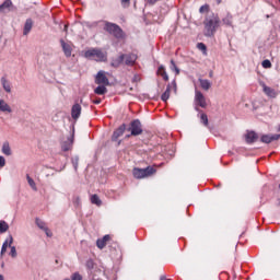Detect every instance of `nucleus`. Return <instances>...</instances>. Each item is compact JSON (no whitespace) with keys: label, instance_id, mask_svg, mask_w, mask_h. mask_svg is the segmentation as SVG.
Segmentation results:
<instances>
[{"label":"nucleus","instance_id":"obj_1","mask_svg":"<svg viewBox=\"0 0 280 280\" xmlns=\"http://www.w3.org/2000/svg\"><path fill=\"white\" fill-rule=\"evenodd\" d=\"M205 36H213L215 34V30H218V25H220V18L213 13H208L205 20Z\"/></svg>","mask_w":280,"mask_h":280},{"label":"nucleus","instance_id":"obj_2","mask_svg":"<svg viewBox=\"0 0 280 280\" xmlns=\"http://www.w3.org/2000/svg\"><path fill=\"white\" fill-rule=\"evenodd\" d=\"M85 58L95 60L96 62H106L108 60V54L100 48H90L84 52Z\"/></svg>","mask_w":280,"mask_h":280},{"label":"nucleus","instance_id":"obj_3","mask_svg":"<svg viewBox=\"0 0 280 280\" xmlns=\"http://www.w3.org/2000/svg\"><path fill=\"white\" fill-rule=\"evenodd\" d=\"M132 174L136 178H150L151 176H154L156 174V168L153 166H148L147 168H133Z\"/></svg>","mask_w":280,"mask_h":280},{"label":"nucleus","instance_id":"obj_4","mask_svg":"<svg viewBox=\"0 0 280 280\" xmlns=\"http://www.w3.org/2000/svg\"><path fill=\"white\" fill-rule=\"evenodd\" d=\"M105 32H108L112 36H115V38H124V31L119 25L115 23L105 22L104 26Z\"/></svg>","mask_w":280,"mask_h":280},{"label":"nucleus","instance_id":"obj_5","mask_svg":"<svg viewBox=\"0 0 280 280\" xmlns=\"http://www.w3.org/2000/svg\"><path fill=\"white\" fill-rule=\"evenodd\" d=\"M129 130H131L132 137H138V135H142L143 128L141 127V121L139 119L133 120Z\"/></svg>","mask_w":280,"mask_h":280},{"label":"nucleus","instance_id":"obj_6","mask_svg":"<svg viewBox=\"0 0 280 280\" xmlns=\"http://www.w3.org/2000/svg\"><path fill=\"white\" fill-rule=\"evenodd\" d=\"M195 104L201 108L207 106V98H205V94L198 90L195 92Z\"/></svg>","mask_w":280,"mask_h":280},{"label":"nucleus","instance_id":"obj_7","mask_svg":"<svg viewBox=\"0 0 280 280\" xmlns=\"http://www.w3.org/2000/svg\"><path fill=\"white\" fill-rule=\"evenodd\" d=\"M95 82L97 84H102L103 86H108V84H110V82L108 81V77H106L105 71H98L95 78Z\"/></svg>","mask_w":280,"mask_h":280},{"label":"nucleus","instance_id":"obj_8","mask_svg":"<svg viewBox=\"0 0 280 280\" xmlns=\"http://www.w3.org/2000/svg\"><path fill=\"white\" fill-rule=\"evenodd\" d=\"M280 139V135L279 133H276V135H262L260 137V141L261 143H272V141H279Z\"/></svg>","mask_w":280,"mask_h":280},{"label":"nucleus","instance_id":"obj_9","mask_svg":"<svg viewBox=\"0 0 280 280\" xmlns=\"http://www.w3.org/2000/svg\"><path fill=\"white\" fill-rule=\"evenodd\" d=\"M260 86L262 88V91L267 97H277L278 93L275 91V89L266 85V83H260Z\"/></svg>","mask_w":280,"mask_h":280},{"label":"nucleus","instance_id":"obj_10","mask_svg":"<svg viewBox=\"0 0 280 280\" xmlns=\"http://www.w3.org/2000/svg\"><path fill=\"white\" fill-rule=\"evenodd\" d=\"M122 56H124V62L128 67H132V65H135V62H137V55H135V54H126Z\"/></svg>","mask_w":280,"mask_h":280},{"label":"nucleus","instance_id":"obj_11","mask_svg":"<svg viewBox=\"0 0 280 280\" xmlns=\"http://www.w3.org/2000/svg\"><path fill=\"white\" fill-rule=\"evenodd\" d=\"M0 113H5L7 115L12 113V107L3 98H0Z\"/></svg>","mask_w":280,"mask_h":280},{"label":"nucleus","instance_id":"obj_12","mask_svg":"<svg viewBox=\"0 0 280 280\" xmlns=\"http://www.w3.org/2000/svg\"><path fill=\"white\" fill-rule=\"evenodd\" d=\"M33 27H34V21L32 19H27L24 24L23 36H27V34L32 32Z\"/></svg>","mask_w":280,"mask_h":280},{"label":"nucleus","instance_id":"obj_13","mask_svg":"<svg viewBox=\"0 0 280 280\" xmlns=\"http://www.w3.org/2000/svg\"><path fill=\"white\" fill-rule=\"evenodd\" d=\"M81 113H82V106H80V104H74L71 110L72 119H80Z\"/></svg>","mask_w":280,"mask_h":280},{"label":"nucleus","instance_id":"obj_14","mask_svg":"<svg viewBox=\"0 0 280 280\" xmlns=\"http://www.w3.org/2000/svg\"><path fill=\"white\" fill-rule=\"evenodd\" d=\"M108 242H110V235H105L103 238H98L96 241V246L102 250V248L106 247V244H108Z\"/></svg>","mask_w":280,"mask_h":280},{"label":"nucleus","instance_id":"obj_15","mask_svg":"<svg viewBox=\"0 0 280 280\" xmlns=\"http://www.w3.org/2000/svg\"><path fill=\"white\" fill-rule=\"evenodd\" d=\"M124 132H126V125H121L116 131H114L112 141H117V139L121 137Z\"/></svg>","mask_w":280,"mask_h":280},{"label":"nucleus","instance_id":"obj_16","mask_svg":"<svg viewBox=\"0 0 280 280\" xmlns=\"http://www.w3.org/2000/svg\"><path fill=\"white\" fill-rule=\"evenodd\" d=\"M60 45L62 47L65 56H67V58H69L71 56V51H72L71 45L67 44L65 42V39H60Z\"/></svg>","mask_w":280,"mask_h":280},{"label":"nucleus","instance_id":"obj_17","mask_svg":"<svg viewBox=\"0 0 280 280\" xmlns=\"http://www.w3.org/2000/svg\"><path fill=\"white\" fill-rule=\"evenodd\" d=\"M257 139H258V136L256 135L255 131H247L245 135L246 143H255Z\"/></svg>","mask_w":280,"mask_h":280},{"label":"nucleus","instance_id":"obj_18","mask_svg":"<svg viewBox=\"0 0 280 280\" xmlns=\"http://www.w3.org/2000/svg\"><path fill=\"white\" fill-rule=\"evenodd\" d=\"M12 244H14V237H12V235H9V248H11L10 255L13 259H15L16 257V247L12 246Z\"/></svg>","mask_w":280,"mask_h":280},{"label":"nucleus","instance_id":"obj_19","mask_svg":"<svg viewBox=\"0 0 280 280\" xmlns=\"http://www.w3.org/2000/svg\"><path fill=\"white\" fill-rule=\"evenodd\" d=\"M1 84L5 93H12V86L10 85V81L5 78H1Z\"/></svg>","mask_w":280,"mask_h":280},{"label":"nucleus","instance_id":"obj_20","mask_svg":"<svg viewBox=\"0 0 280 280\" xmlns=\"http://www.w3.org/2000/svg\"><path fill=\"white\" fill-rule=\"evenodd\" d=\"M72 145H73V137H71L67 141H65L61 144V148H62L63 152H69V150L72 148Z\"/></svg>","mask_w":280,"mask_h":280},{"label":"nucleus","instance_id":"obj_21","mask_svg":"<svg viewBox=\"0 0 280 280\" xmlns=\"http://www.w3.org/2000/svg\"><path fill=\"white\" fill-rule=\"evenodd\" d=\"M200 86L203 91L211 89V81L207 79H199Z\"/></svg>","mask_w":280,"mask_h":280},{"label":"nucleus","instance_id":"obj_22","mask_svg":"<svg viewBox=\"0 0 280 280\" xmlns=\"http://www.w3.org/2000/svg\"><path fill=\"white\" fill-rule=\"evenodd\" d=\"M112 67H114L115 69H117V67H119L120 65H124V56L120 55L117 58L113 59L110 62Z\"/></svg>","mask_w":280,"mask_h":280},{"label":"nucleus","instance_id":"obj_23","mask_svg":"<svg viewBox=\"0 0 280 280\" xmlns=\"http://www.w3.org/2000/svg\"><path fill=\"white\" fill-rule=\"evenodd\" d=\"M2 152L5 154V156H12V149L10 148V142H3Z\"/></svg>","mask_w":280,"mask_h":280},{"label":"nucleus","instance_id":"obj_24","mask_svg":"<svg viewBox=\"0 0 280 280\" xmlns=\"http://www.w3.org/2000/svg\"><path fill=\"white\" fill-rule=\"evenodd\" d=\"M158 75L163 77V80H165L167 82V80H170V77L167 75V72L165 71V67L160 66L158 69Z\"/></svg>","mask_w":280,"mask_h":280},{"label":"nucleus","instance_id":"obj_25","mask_svg":"<svg viewBox=\"0 0 280 280\" xmlns=\"http://www.w3.org/2000/svg\"><path fill=\"white\" fill-rule=\"evenodd\" d=\"M108 90L106 89V85H100L94 90V93H96V95H105V93H107Z\"/></svg>","mask_w":280,"mask_h":280},{"label":"nucleus","instance_id":"obj_26","mask_svg":"<svg viewBox=\"0 0 280 280\" xmlns=\"http://www.w3.org/2000/svg\"><path fill=\"white\" fill-rule=\"evenodd\" d=\"M26 180L33 191H38V187H36V182H34V179L30 175H26Z\"/></svg>","mask_w":280,"mask_h":280},{"label":"nucleus","instance_id":"obj_27","mask_svg":"<svg viewBox=\"0 0 280 280\" xmlns=\"http://www.w3.org/2000/svg\"><path fill=\"white\" fill-rule=\"evenodd\" d=\"M90 200L92 205H96V207H102V199H100V196L92 195Z\"/></svg>","mask_w":280,"mask_h":280},{"label":"nucleus","instance_id":"obj_28","mask_svg":"<svg viewBox=\"0 0 280 280\" xmlns=\"http://www.w3.org/2000/svg\"><path fill=\"white\" fill-rule=\"evenodd\" d=\"M170 91H172V85H167L166 91L162 94V102H166L167 100H170Z\"/></svg>","mask_w":280,"mask_h":280},{"label":"nucleus","instance_id":"obj_29","mask_svg":"<svg viewBox=\"0 0 280 280\" xmlns=\"http://www.w3.org/2000/svg\"><path fill=\"white\" fill-rule=\"evenodd\" d=\"M10 5H12V1H11V0H5V1L0 5V12H4L5 10H8V8H10Z\"/></svg>","mask_w":280,"mask_h":280},{"label":"nucleus","instance_id":"obj_30","mask_svg":"<svg viewBox=\"0 0 280 280\" xmlns=\"http://www.w3.org/2000/svg\"><path fill=\"white\" fill-rule=\"evenodd\" d=\"M36 225L38 226V229H40L42 231H45L47 229V224L45 223V221L40 220V219H36Z\"/></svg>","mask_w":280,"mask_h":280},{"label":"nucleus","instance_id":"obj_31","mask_svg":"<svg viewBox=\"0 0 280 280\" xmlns=\"http://www.w3.org/2000/svg\"><path fill=\"white\" fill-rule=\"evenodd\" d=\"M10 229V225L5 221H0V233H5Z\"/></svg>","mask_w":280,"mask_h":280},{"label":"nucleus","instance_id":"obj_32","mask_svg":"<svg viewBox=\"0 0 280 280\" xmlns=\"http://www.w3.org/2000/svg\"><path fill=\"white\" fill-rule=\"evenodd\" d=\"M200 119L203 126H209V117L207 116V114H201Z\"/></svg>","mask_w":280,"mask_h":280},{"label":"nucleus","instance_id":"obj_33","mask_svg":"<svg viewBox=\"0 0 280 280\" xmlns=\"http://www.w3.org/2000/svg\"><path fill=\"white\" fill-rule=\"evenodd\" d=\"M171 69L172 71H175L176 75H178L180 73V69H178V67H176V62H174V60H171Z\"/></svg>","mask_w":280,"mask_h":280},{"label":"nucleus","instance_id":"obj_34","mask_svg":"<svg viewBox=\"0 0 280 280\" xmlns=\"http://www.w3.org/2000/svg\"><path fill=\"white\" fill-rule=\"evenodd\" d=\"M88 270H93L95 268V262L93 261V259H89L85 264Z\"/></svg>","mask_w":280,"mask_h":280},{"label":"nucleus","instance_id":"obj_35","mask_svg":"<svg viewBox=\"0 0 280 280\" xmlns=\"http://www.w3.org/2000/svg\"><path fill=\"white\" fill-rule=\"evenodd\" d=\"M223 23L225 25H233V16L228 15L226 18L223 19Z\"/></svg>","mask_w":280,"mask_h":280},{"label":"nucleus","instance_id":"obj_36","mask_svg":"<svg viewBox=\"0 0 280 280\" xmlns=\"http://www.w3.org/2000/svg\"><path fill=\"white\" fill-rule=\"evenodd\" d=\"M262 67H264V69H271L272 63L270 62V60L266 59L262 61Z\"/></svg>","mask_w":280,"mask_h":280},{"label":"nucleus","instance_id":"obj_37","mask_svg":"<svg viewBox=\"0 0 280 280\" xmlns=\"http://www.w3.org/2000/svg\"><path fill=\"white\" fill-rule=\"evenodd\" d=\"M198 49H200V51H203L205 54H207V45H205L203 43H199L197 44Z\"/></svg>","mask_w":280,"mask_h":280},{"label":"nucleus","instance_id":"obj_38","mask_svg":"<svg viewBox=\"0 0 280 280\" xmlns=\"http://www.w3.org/2000/svg\"><path fill=\"white\" fill-rule=\"evenodd\" d=\"M199 12L201 14H205V12H209V4H205V5L200 7Z\"/></svg>","mask_w":280,"mask_h":280},{"label":"nucleus","instance_id":"obj_39","mask_svg":"<svg viewBox=\"0 0 280 280\" xmlns=\"http://www.w3.org/2000/svg\"><path fill=\"white\" fill-rule=\"evenodd\" d=\"M71 280H82V276L79 272H75L71 276Z\"/></svg>","mask_w":280,"mask_h":280},{"label":"nucleus","instance_id":"obj_40","mask_svg":"<svg viewBox=\"0 0 280 280\" xmlns=\"http://www.w3.org/2000/svg\"><path fill=\"white\" fill-rule=\"evenodd\" d=\"M80 203H81L80 197H74L73 199L74 207H80Z\"/></svg>","mask_w":280,"mask_h":280},{"label":"nucleus","instance_id":"obj_41","mask_svg":"<svg viewBox=\"0 0 280 280\" xmlns=\"http://www.w3.org/2000/svg\"><path fill=\"white\" fill-rule=\"evenodd\" d=\"M121 5L128 8V5H130V0H121Z\"/></svg>","mask_w":280,"mask_h":280},{"label":"nucleus","instance_id":"obj_42","mask_svg":"<svg viewBox=\"0 0 280 280\" xmlns=\"http://www.w3.org/2000/svg\"><path fill=\"white\" fill-rule=\"evenodd\" d=\"M0 167H5V158L0 155Z\"/></svg>","mask_w":280,"mask_h":280},{"label":"nucleus","instance_id":"obj_43","mask_svg":"<svg viewBox=\"0 0 280 280\" xmlns=\"http://www.w3.org/2000/svg\"><path fill=\"white\" fill-rule=\"evenodd\" d=\"M78 161H79L78 158L72 159V165L74 170H78Z\"/></svg>","mask_w":280,"mask_h":280},{"label":"nucleus","instance_id":"obj_44","mask_svg":"<svg viewBox=\"0 0 280 280\" xmlns=\"http://www.w3.org/2000/svg\"><path fill=\"white\" fill-rule=\"evenodd\" d=\"M2 247H4V248L10 247V236L5 240V242L3 243Z\"/></svg>","mask_w":280,"mask_h":280},{"label":"nucleus","instance_id":"obj_45","mask_svg":"<svg viewBox=\"0 0 280 280\" xmlns=\"http://www.w3.org/2000/svg\"><path fill=\"white\" fill-rule=\"evenodd\" d=\"M44 231H45L47 237H51V236L54 235V234L51 233V231H49V228H46Z\"/></svg>","mask_w":280,"mask_h":280},{"label":"nucleus","instance_id":"obj_46","mask_svg":"<svg viewBox=\"0 0 280 280\" xmlns=\"http://www.w3.org/2000/svg\"><path fill=\"white\" fill-rule=\"evenodd\" d=\"M7 250H8V247L2 246L1 253H0L1 257H3V255H5Z\"/></svg>","mask_w":280,"mask_h":280},{"label":"nucleus","instance_id":"obj_47","mask_svg":"<svg viewBox=\"0 0 280 280\" xmlns=\"http://www.w3.org/2000/svg\"><path fill=\"white\" fill-rule=\"evenodd\" d=\"M156 1H159V0H147V2H148L150 5H154V3H156Z\"/></svg>","mask_w":280,"mask_h":280},{"label":"nucleus","instance_id":"obj_48","mask_svg":"<svg viewBox=\"0 0 280 280\" xmlns=\"http://www.w3.org/2000/svg\"><path fill=\"white\" fill-rule=\"evenodd\" d=\"M93 104H102V100L101 98H96L93 101Z\"/></svg>","mask_w":280,"mask_h":280},{"label":"nucleus","instance_id":"obj_49","mask_svg":"<svg viewBox=\"0 0 280 280\" xmlns=\"http://www.w3.org/2000/svg\"><path fill=\"white\" fill-rule=\"evenodd\" d=\"M173 86H174V90H175V93H176V81H173Z\"/></svg>","mask_w":280,"mask_h":280},{"label":"nucleus","instance_id":"obj_50","mask_svg":"<svg viewBox=\"0 0 280 280\" xmlns=\"http://www.w3.org/2000/svg\"><path fill=\"white\" fill-rule=\"evenodd\" d=\"M160 280H167L165 276H161Z\"/></svg>","mask_w":280,"mask_h":280},{"label":"nucleus","instance_id":"obj_51","mask_svg":"<svg viewBox=\"0 0 280 280\" xmlns=\"http://www.w3.org/2000/svg\"><path fill=\"white\" fill-rule=\"evenodd\" d=\"M67 30H69V25H65L63 31H66V32H67Z\"/></svg>","mask_w":280,"mask_h":280},{"label":"nucleus","instance_id":"obj_52","mask_svg":"<svg viewBox=\"0 0 280 280\" xmlns=\"http://www.w3.org/2000/svg\"><path fill=\"white\" fill-rule=\"evenodd\" d=\"M0 280H5V277H3V275H0Z\"/></svg>","mask_w":280,"mask_h":280},{"label":"nucleus","instance_id":"obj_53","mask_svg":"<svg viewBox=\"0 0 280 280\" xmlns=\"http://www.w3.org/2000/svg\"><path fill=\"white\" fill-rule=\"evenodd\" d=\"M210 78H213V72H210Z\"/></svg>","mask_w":280,"mask_h":280},{"label":"nucleus","instance_id":"obj_54","mask_svg":"<svg viewBox=\"0 0 280 280\" xmlns=\"http://www.w3.org/2000/svg\"><path fill=\"white\" fill-rule=\"evenodd\" d=\"M278 132H280V125H279V127H278Z\"/></svg>","mask_w":280,"mask_h":280},{"label":"nucleus","instance_id":"obj_55","mask_svg":"<svg viewBox=\"0 0 280 280\" xmlns=\"http://www.w3.org/2000/svg\"><path fill=\"white\" fill-rule=\"evenodd\" d=\"M222 2V0H218V3H221Z\"/></svg>","mask_w":280,"mask_h":280},{"label":"nucleus","instance_id":"obj_56","mask_svg":"<svg viewBox=\"0 0 280 280\" xmlns=\"http://www.w3.org/2000/svg\"><path fill=\"white\" fill-rule=\"evenodd\" d=\"M3 266H5V265L2 262L1 267L3 268Z\"/></svg>","mask_w":280,"mask_h":280},{"label":"nucleus","instance_id":"obj_57","mask_svg":"<svg viewBox=\"0 0 280 280\" xmlns=\"http://www.w3.org/2000/svg\"><path fill=\"white\" fill-rule=\"evenodd\" d=\"M80 102H81V104H82L83 100L81 98Z\"/></svg>","mask_w":280,"mask_h":280},{"label":"nucleus","instance_id":"obj_58","mask_svg":"<svg viewBox=\"0 0 280 280\" xmlns=\"http://www.w3.org/2000/svg\"><path fill=\"white\" fill-rule=\"evenodd\" d=\"M278 202H279V207H280V199L278 200Z\"/></svg>","mask_w":280,"mask_h":280},{"label":"nucleus","instance_id":"obj_59","mask_svg":"<svg viewBox=\"0 0 280 280\" xmlns=\"http://www.w3.org/2000/svg\"><path fill=\"white\" fill-rule=\"evenodd\" d=\"M65 280H71V279L67 278V279H65Z\"/></svg>","mask_w":280,"mask_h":280}]
</instances>
